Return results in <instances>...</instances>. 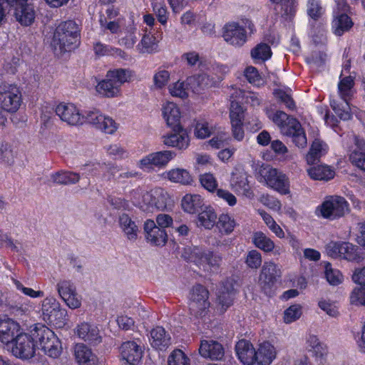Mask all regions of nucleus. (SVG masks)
Here are the masks:
<instances>
[{"label": "nucleus", "mask_w": 365, "mask_h": 365, "mask_svg": "<svg viewBox=\"0 0 365 365\" xmlns=\"http://www.w3.org/2000/svg\"><path fill=\"white\" fill-rule=\"evenodd\" d=\"M163 115L168 127L173 130V133L163 136V143L169 147L178 150H185L190 145V138L187 131L180 123L181 112L177 104L167 102L163 107Z\"/></svg>", "instance_id": "1"}, {"label": "nucleus", "mask_w": 365, "mask_h": 365, "mask_svg": "<svg viewBox=\"0 0 365 365\" xmlns=\"http://www.w3.org/2000/svg\"><path fill=\"white\" fill-rule=\"evenodd\" d=\"M256 32V28L252 20L245 16L240 18V21H230L224 24L222 28V37L229 45L235 47H242L251 36Z\"/></svg>", "instance_id": "2"}, {"label": "nucleus", "mask_w": 365, "mask_h": 365, "mask_svg": "<svg viewBox=\"0 0 365 365\" xmlns=\"http://www.w3.org/2000/svg\"><path fill=\"white\" fill-rule=\"evenodd\" d=\"M81 43V28L74 20L61 21L56 28L52 45L61 53L74 51Z\"/></svg>", "instance_id": "3"}, {"label": "nucleus", "mask_w": 365, "mask_h": 365, "mask_svg": "<svg viewBox=\"0 0 365 365\" xmlns=\"http://www.w3.org/2000/svg\"><path fill=\"white\" fill-rule=\"evenodd\" d=\"M269 118L280 128L284 135L292 138L296 146L298 148L306 146L307 140L305 131L296 118L282 110H277Z\"/></svg>", "instance_id": "4"}, {"label": "nucleus", "mask_w": 365, "mask_h": 365, "mask_svg": "<svg viewBox=\"0 0 365 365\" xmlns=\"http://www.w3.org/2000/svg\"><path fill=\"white\" fill-rule=\"evenodd\" d=\"M39 324L32 326L29 332L19 331L8 350L17 358L29 359L34 357L38 349L37 334Z\"/></svg>", "instance_id": "5"}, {"label": "nucleus", "mask_w": 365, "mask_h": 365, "mask_svg": "<svg viewBox=\"0 0 365 365\" xmlns=\"http://www.w3.org/2000/svg\"><path fill=\"white\" fill-rule=\"evenodd\" d=\"M40 313L43 322L56 328L64 327L68 321L67 310L51 295L41 301Z\"/></svg>", "instance_id": "6"}, {"label": "nucleus", "mask_w": 365, "mask_h": 365, "mask_svg": "<svg viewBox=\"0 0 365 365\" xmlns=\"http://www.w3.org/2000/svg\"><path fill=\"white\" fill-rule=\"evenodd\" d=\"M259 181L265 182L267 187L277 191L282 195L290 192L289 178L277 169L269 165L263 164L259 170Z\"/></svg>", "instance_id": "7"}, {"label": "nucleus", "mask_w": 365, "mask_h": 365, "mask_svg": "<svg viewBox=\"0 0 365 365\" xmlns=\"http://www.w3.org/2000/svg\"><path fill=\"white\" fill-rule=\"evenodd\" d=\"M37 336L38 349L45 355L53 358H58L63 351L62 344L56 334L46 326L39 324Z\"/></svg>", "instance_id": "8"}, {"label": "nucleus", "mask_w": 365, "mask_h": 365, "mask_svg": "<svg viewBox=\"0 0 365 365\" xmlns=\"http://www.w3.org/2000/svg\"><path fill=\"white\" fill-rule=\"evenodd\" d=\"M210 307L209 292L201 284L192 287L190 294V310L197 317L205 316Z\"/></svg>", "instance_id": "9"}, {"label": "nucleus", "mask_w": 365, "mask_h": 365, "mask_svg": "<svg viewBox=\"0 0 365 365\" xmlns=\"http://www.w3.org/2000/svg\"><path fill=\"white\" fill-rule=\"evenodd\" d=\"M22 103L21 92L14 84L4 85L0 91V108L8 113H16Z\"/></svg>", "instance_id": "10"}, {"label": "nucleus", "mask_w": 365, "mask_h": 365, "mask_svg": "<svg viewBox=\"0 0 365 365\" xmlns=\"http://www.w3.org/2000/svg\"><path fill=\"white\" fill-rule=\"evenodd\" d=\"M349 203L344 197L331 196L321 205V214L325 219L336 220L349 210Z\"/></svg>", "instance_id": "11"}, {"label": "nucleus", "mask_w": 365, "mask_h": 365, "mask_svg": "<svg viewBox=\"0 0 365 365\" xmlns=\"http://www.w3.org/2000/svg\"><path fill=\"white\" fill-rule=\"evenodd\" d=\"M248 177L247 173L242 166H236L231 173L230 184L231 188L237 194L252 199L255 197V193L248 180Z\"/></svg>", "instance_id": "12"}, {"label": "nucleus", "mask_w": 365, "mask_h": 365, "mask_svg": "<svg viewBox=\"0 0 365 365\" xmlns=\"http://www.w3.org/2000/svg\"><path fill=\"white\" fill-rule=\"evenodd\" d=\"M143 355V347L136 341H125L120 347V356L123 365H140Z\"/></svg>", "instance_id": "13"}, {"label": "nucleus", "mask_w": 365, "mask_h": 365, "mask_svg": "<svg viewBox=\"0 0 365 365\" xmlns=\"http://www.w3.org/2000/svg\"><path fill=\"white\" fill-rule=\"evenodd\" d=\"M175 156V153L170 150L152 153L139 161V168L144 171L150 172L153 167H163Z\"/></svg>", "instance_id": "14"}, {"label": "nucleus", "mask_w": 365, "mask_h": 365, "mask_svg": "<svg viewBox=\"0 0 365 365\" xmlns=\"http://www.w3.org/2000/svg\"><path fill=\"white\" fill-rule=\"evenodd\" d=\"M281 275L280 269L273 263H264L259 277L258 284L262 291L267 295L272 292V287L277 277Z\"/></svg>", "instance_id": "15"}, {"label": "nucleus", "mask_w": 365, "mask_h": 365, "mask_svg": "<svg viewBox=\"0 0 365 365\" xmlns=\"http://www.w3.org/2000/svg\"><path fill=\"white\" fill-rule=\"evenodd\" d=\"M83 123L93 125L96 128L99 129L108 134H113L117 130V125L111 118L106 117L98 110L90 111L84 116Z\"/></svg>", "instance_id": "16"}, {"label": "nucleus", "mask_w": 365, "mask_h": 365, "mask_svg": "<svg viewBox=\"0 0 365 365\" xmlns=\"http://www.w3.org/2000/svg\"><path fill=\"white\" fill-rule=\"evenodd\" d=\"M145 237L148 242L155 247H163L168 241V234L165 230L157 226L155 221L148 219L143 225Z\"/></svg>", "instance_id": "17"}, {"label": "nucleus", "mask_w": 365, "mask_h": 365, "mask_svg": "<svg viewBox=\"0 0 365 365\" xmlns=\"http://www.w3.org/2000/svg\"><path fill=\"white\" fill-rule=\"evenodd\" d=\"M57 115L68 124L71 125H82L84 122V115H82L77 107L72 103H59L55 110Z\"/></svg>", "instance_id": "18"}, {"label": "nucleus", "mask_w": 365, "mask_h": 365, "mask_svg": "<svg viewBox=\"0 0 365 365\" xmlns=\"http://www.w3.org/2000/svg\"><path fill=\"white\" fill-rule=\"evenodd\" d=\"M21 330V326L17 322L6 317H0V341L6 345V349Z\"/></svg>", "instance_id": "19"}, {"label": "nucleus", "mask_w": 365, "mask_h": 365, "mask_svg": "<svg viewBox=\"0 0 365 365\" xmlns=\"http://www.w3.org/2000/svg\"><path fill=\"white\" fill-rule=\"evenodd\" d=\"M235 289L231 282H227L218 289L216 298V308L224 313L233 304Z\"/></svg>", "instance_id": "20"}, {"label": "nucleus", "mask_w": 365, "mask_h": 365, "mask_svg": "<svg viewBox=\"0 0 365 365\" xmlns=\"http://www.w3.org/2000/svg\"><path fill=\"white\" fill-rule=\"evenodd\" d=\"M306 349L321 365L326 361L328 353L327 346L315 335H309L306 341Z\"/></svg>", "instance_id": "21"}, {"label": "nucleus", "mask_w": 365, "mask_h": 365, "mask_svg": "<svg viewBox=\"0 0 365 365\" xmlns=\"http://www.w3.org/2000/svg\"><path fill=\"white\" fill-rule=\"evenodd\" d=\"M73 355L78 365H99L97 356L83 343H78L73 347Z\"/></svg>", "instance_id": "22"}, {"label": "nucleus", "mask_w": 365, "mask_h": 365, "mask_svg": "<svg viewBox=\"0 0 365 365\" xmlns=\"http://www.w3.org/2000/svg\"><path fill=\"white\" fill-rule=\"evenodd\" d=\"M74 334L79 339L91 344L101 342V336L98 327L86 322L77 324L74 329Z\"/></svg>", "instance_id": "23"}, {"label": "nucleus", "mask_w": 365, "mask_h": 365, "mask_svg": "<svg viewBox=\"0 0 365 365\" xmlns=\"http://www.w3.org/2000/svg\"><path fill=\"white\" fill-rule=\"evenodd\" d=\"M235 351L239 360L244 365H252L256 363V350L249 341H239L235 346Z\"/></svg>", "instance_id": "24"}, {"label": "nucleus", "mask_w": 365, "mask_h": 365, "mask_svg": "<svg viewBox=\"0 0 365 365\" xmlns=\"http://www.w3.org/2000/svg\"><path fill=\"white\" fill-rule=\"evenodd\" d=\"M200 354L211 360H220L224 356L222 346L216 341L202 340L199 348Z\"/></svg>", "instance_id": "25"}, {"label": "nucleus", "mask_w": 365, "mask_h": 365, "mask_svg": "<svg viewBox=\"0 0 365 365\" xmlns=\"http://www.w3.org/2000/svg\"><path fill=\"white\" fill-rule=\"evenodd\" d=\"M150 343L152 347L158 350L166 349L171 344V338L162 327H156L150 331Z\"/></svg>", "instance_id": "26"}, {"label": "nucleus", "mask_w": 365, "mask_h": 365, "mask_svg": "<svg viewBox=\"0 0 365 365\" xmlns=\"http://www.w3.org/2000/svg\"><path fill=\"white\" fill-rule=\"evenodd\" d=\"M135 76L134 71L123 68L110 69L106 74V77L109 78L120 89L124 83L132 82Z\"/></svg>", "instance_id": "27"}, {"label": "nucleus", "mask_w": 365, "mask_h": 365, "mask_svg": "<svg viewBox=\"0 0 365 365\" xmlns=\"http://www.w3.org/2000/svg\"><path fill=\"white\" fill-rule=\"evenodd\" d=\"M148 198L150 206L155 207L158 210H165L167 207L169 200L168 192L161 187H155L151 190L144 196Z\"/></svg>", "instance_id": "28"}, {"label": "nucleus", "mask_w": 365, "mask_h": 365, "mask_svg": "<svg viewBox=\"0 0 365 365\" xmlns=\"http://www.w3.org/2000/svg\"><path fill=\"white\" fill-rule=\"evenodd\" d=\"M276 349L269 342L261 344L256 351V363L259 365H270L276 357Z\"/></svg>", "instance_id": "29"}, {"label": "nucleus", "mask_w": 365, "mask_h": 365, "mask_svg": "<svg viewBox=\"0 0 365 365\" xmlns=\"http://www.w3.org/2000/svg\"><path fill=\"white\" fill-rule=\"evenodd\" d=\"M183 210L190 214L198 213L205 207L204 201L200 195L186 194L181 203Z\"/></svg>", "instance_id": "30"}, {"label": "nucleus", "mask_w": 365, "mask_h": 365, "mask_svg": "<svg viewBox=\"0 0 365 365\" xmlns=\"http://www.w3.org/2000/svg\"><path fill=\"white\" fill-rule=\"evenodd\" d=\"M328 146L320 140H314L306 155V160L309 165H314L319 162L320 158L327 153Z\"/></svg>", "instance_id": "31"}, {"label": "nucleus", "mask_w": 365, "mask_h": 365, "mask_svg": "<svg viewBox=\"0 0 365 365\" xmlns=\"http://www.w3.org/2000/svg\"><path fill=\"white\" fill-rule=\"evenodd\" d=\"M96 90L100 96L109 98L118 97L121 93V89L107 77L98 83Z\"/></svg>", "instance_id": "32"}, {"label": "nucleus", "mask_w": 365, "mask_h": 365, "mask_svg": "<svg viewBox=\"0 0 365 365\" xmlns=\"http://www.w3.org/2000/svg\"><path fill=\"white\" fill-rule=\"evenodd\" d=\"M309 176L314 180L328 181L334 178L335 171L327 165H317L307 169Z\"/></svg>", "instance_id": "33"}, {"label": "nucleus", "mask_w": 365, "mask_h": 365, "mask_svg": "<svg viewBox=\"0 0 365 365\" xmlns=\"http://www.w3.org/2000/svg\"><path fill=\"white\" fill-rule=\"evenodd\" d=\"M353 26L352 19L345 13L337 14L332 21L334 33L339 36L349 31Z\"/></svg>", "instance_id": "34"}, {"label": "nucleus", "mask_w": 365, "mask_h": 365, "mask_svg": "<svg viewBox=\"0 0 365 365\" xmlns=\"http://www.w3.org/2000/svg\"><path fill=\"white\" fill-rule=\"evenodd\" d=\"M119 224L129 240L135 241L137 239L138 227L128 214L123 213L119 217Z\"/></svg>", "instance_id": "35"}, {"label": "nucleus", "mask_w": 365, "mask_h": 365, "mask_svg": "<svg viewBox=\"0 0 365 365\" xmlns=\"http://www.w3.org/2000/svg\"><path fill=\"white\" fill-rule=\"evenodd\" d=\"M14 16L16 20L22 26H30L34 21L35 11L32 5L26 4L14 11Z\"/></svg>", "instance_id": "36"}, {"label": "nucleus", "mask_w": 365, "mask_h": 365, "mask_svg": "<svg viewBox=\"0 0 365 365\" xmlns=\"http://www.w3.org/2000/svg\"><path fill=\"white\" fill-rule=\"evenodd\" d=\"M351 163L356 167L365 171V140H357L356 148L349 156Z\"/></svg>", "instance_id": "37"}, {"label": "nucleus", "mask_w": 365, "mask_h": 365, "mask_svg": "<svg viewBox=\"0 0 365 365\" xmlns=\"http://www.w3.org/2000/svg\"><path fill=\"white\" fill-rule=\"evenodd\" d=\"M217 214L211 206H205L198 212V222L205 229H212L216 223Z\"/></svg>", "instance_id": "38"}, {"label": "nucleus", "mask_w": 365, "mask_h": 365, "mask_svg": "<svg viewBox=\"0 0 365 365\" xmlns=\"http://www.w3.org/2000/svg\"><path fill=\"white\" fill-rule=\"evenodd\" d=\"M196 257L199 258L195 262L200 267L202 266L205 270H209L212 267L217 266L220 258L214 252H193Z\"/></svg>", "instance_id": "39"}, {"label": "nucleus", "mask_w": 365, "mask_h": 365, "mask_svg": "<svg viewBox=\"0 0 365 365\" xmlns=\"http://www.w3.org/2000/svg\"><path fill=\"white\" fill-rule=\"evenodd\" d=\"M167 177L171 182L182 185H191L192 182V178L190 173L183 168H176L169 170L167 173Z\"/></svg>", "instance_id": "40"}, {"label": "nucleus", "mask_w": 365, "mask_h": 365, "mask_svg": "<svg viewBox=\"0 0 365 365\" xmlns=\"http://www.w3.org/2000/svg\"><path fill=\"white\" fill-rule=\"evenodd\" d=\"M342 73L340 75V81L338 83L339 93L342 100L348 106V101L351 98V91L354 86V78L349 76L341 78Z\"/></svg>", "instance_id": "41"}, {"label": "nucleus", "mask_w": 365, "mask_h": 365, "mask_svg": "<svg viewBox=\"0 0 365 365\" xmlns=\"http://www.w3.org/2000/svg\"><path fill=\"white\" fill-rule=\"evenodd\" d=\"M51 178L55 183L71 185L78 182L80 180V175L77 173L61 170L52 174Z\"/></svg>", "instance_id": "42"}, {"label": "nucleus", "mask_w": 365, "mask_h": 365, "mask_svg": "<svg viewBox=\"0 0 365 365\" xmlns=\"http://www.w3.org/2000/svg\"><path fill=\"white\" fill-rule=\"evenodd\" d=\"M272 4H281L283 13L282 17L286 20L292 19L296 14L297 0H269Z\"/></svg>", "instance_id": "43"}, {"label": "nucleus", "mask_w": 365, "mask_h": 365, "mask_svg": "<svg viewBox=\"0 0 365 365\" xmlns=\"http://www.w3.org/2000/svg\"><path fill=\"white\" fill-rule=\"evenodd\" d=\"M252 242L256 247L262 251H273V241L262 232H256L252 237Z\"/></svg>", "instance_id": "44"}, {"label": "nucleus", "mask_w": 365, "mask_h": 365, "mask_svg": "<svg viewBox=\"0 0 365 365\" xmlns=\"http://www.w3.org/2000/svg\"><path fill=\"white\" fill-rule=\"evenodd\" d=\"M215 225L221 233L230 234L234 230L235 222L228 214H221Z\"/></svg>", "instance_id": "45"}, {"label": "nucleus", "mask_w": 365, "mask_h": 365, "mask_svg": "<svg viewBox=\"0 0 365 365\" xmlns=\"http://www.w3.org/2000/svg\"><path fill=\"white\" fill-rule=\"evenodd\" d=\"M270 46L265 43H260L251 50V56L254 59L267 61L272 57Z\"/></svg>", "instance_id": "46"}, {"label": "nucleus", "mask_w": 365, "mask_h": 365, "mask_svg": "<svg viewBox=\"0 0 365 365\" xmlns=\"http://www.w3.org/2000/svg\"><path fill=\"white\" fill-rule=\"evenodd\" d=\"M325 276L327 282L333 286L340 284L344 280V277L341 272L333 269L329 262L325 263Z\"/></svg>", "instance_id": "47"}, {"label": "nucleus", "mask_w": 365, "mask_h": 365, "mask_svg": "<svg viewBox=\"0 0 365 365\" xmlns=\"http://www.w3.org/2000/svg\"><path fill=\"white\" fill-rule=\"evenodd\" d=\"M157 46L156 38L150 34H145L140 43L138 44V49L141 53H152Z\"/></svg>", "instance_id": "48"}, {"label": "nucleus", "mask_w": 365, "mask_h": 365, "mask_svg": "<svg viewBox=\"0 0 365 365\" xmlns=\"http://www.w3.org/2000/svg\"><path fill=\"white\" fill-rule=\"evenodd\" d=\"M273 95L280 103L284 104L289 110H294L297 108L295 101L290 94L281 88H276L273 91Z\"/></svg>", "instance_id": "49"}, {"label": "nucleus", "mask_w": 365, "mask_h": 365, "mask_svg": "<svg viewBox=\"0 0 365 365\" xmlns=\"http://www.w3.org/2000/svg\"><path fill=\"white\" fill-rule=\"evenodd\" d=\"M230 118L231 124L243 123L245 119L244 110L240 103L237 101L231 102Z\"/></svg>", "instance_id": "50"}, {"label": "nucleus", "mask_w": 365, "mask_h": 365, "mask_svg": "<svg viewBox=\"0 0 365 365\" xmlns=\"http://www.w3.org/2000/svg\"><path fill=\"white\" fill-rule=\"evenodd\" d=\"M194 135L197 139H205L210 137L211 130L209 123L205 120H194Z\"/></svg>", "instance_id": "51"}, {"label": "nucleus", "mask_w": 365, "mask_h": 365, "mask_svg": "<svg viewBox=\"0 0 365 365\" xmlns=\"http://www.w3.org/2000/svg\"><path fill=\"white\" fill-rule=\"evenodd\" d=\"M19 245L21 243L18 240H14L10 234L0 230V249L6 248L11 251H19Z\"/></svg>", "instance_id": "52"}, {"label": "nucleus", "mask_w": 365, "mask_h": 365, "mask_svg": "<svg viewBox=\"0 0 365 365\" xmlns=\"http://www.w3.org/2000/svg\"><path fill=\"white\" fill-rule=\"evenodd\" d=\"M358 247L349 242L331 241L326 245V251H357Z\"/></svg>", "instance_id": "53"}, {"label": "nucleus", "mask_w": 365, "mask_h": 365, "mask_svg": "<svg viewBox=\"0 0 365 365\" xmlns=\"http://www.w3.org/2000/svg\"><path fill=\"white\" fill-rule=\"evenodd\" d=\"M12 282L16 289L20 291L24 295L33 299L41 298L44 296V292L41 290H34L32 288L26 287L19 280L12 279Z\"/></svg>", "instance_id": "54"}, {"label": "nucleus", "mask_w": 365, "mask_h": 365, "mask_svg": "<svg viewBox=\"0 0 365 365\" xmlns=\"http://www.w3.org/2000/svg\"><path fill=\"white\" fill-rule=\"evenodd\" d=\"M93 50L95 54L98 56H109L114 53L120 54L122 50L118 48H113L109 45L96 42L93 45Z\"/></svg>", "instance_id": "55"}, {"label": "nucleus", "mask_w": 365, "mask_h": 365, "mask_svg": "<svg viewBox=\"0 0 365 365\" xmlns=\"http://www.w3.org/2000/svg\"><path fill=\"white\" fill-rule=\"evenodd\" d=\"M200 182L202 186L210 192H215L217 189V182L215 176L208 173L200 175Z\"/></svg>", "instance_id": "56"}, {"label": "nucleus", "mask_w": 365, "mask_h": 365, "mask_svg": "<svg viewBox=\"0 0 365 365\" xmlns=\"http://www.w3.org/2000/svg\"><path fill=\"white\" fill-rule=\"evenodd\" d=\"M153 10L158 21L163 25L166 26L169 19V12L164 3H155L153 6Z\"/></svg>", "instance_id": "57"}, {"label": "nucleus", "mask_w": 365, "mask_h": 365, "mask_svg": "<svg viewBox=\"0 0 365 365\" xmlns=\"http://www.w3.org/2000/svg\"><path fill=\"white\" fill-rule=\"evenodd\" d=\"M329 254L332 258L344 259L354 263H359L364 259V257L359 252H329Z\"/></svg>", "instance_id": "58"}, {"label": "nucleus", "mask_w": 365, "mask_h": 365, "mask_svg": "<svg viewBox=\"0 0 365 365\" xmlns=\"http://www.w3.org/2000/svg\"><path fill=\"white\" fill-rule=\"evenodd\" d=\"M168 365H190L187 356L180 349L174 350L168 358Z\"/></svg>", "instance_id": "59"}, {"label": "nucleus", "mask_w": 365, "mask_h": 365, "mask_svg": "<svg viewBox=\"0 0 365 365\" xmlns=\"http://www.w3.org/2000/svg\"><path fill=\"white\" fill-rule=\"evenodd\" d=\"M56 287L58 295L61 298H65V297L76 292L75 285L68 280L60 281L57 284Z\"/></svg>", "instance_id": "60"}, {"label": "nucleus", "mask_w": 365, "mask_h": 365, "mask_svg": "<svg viewBox=\"0 0 365 365\" xmlns=\"http://www.w3.org/2000/svg\"><path fill=\"white\" fill-rule=\"evenodd\" d=\"M302 315V307L299 304L290 306L284 311V321L287 324L296 321Z\"/></svg>", "instance_id": "61"}, {"label": "nucleus", "mask_w": 365, "mask_h": 365, "mask_svg": "<svg viewBox=\"0 0 365 365\" xmlns=\"http://www.w3.org/2000/svg\"><path fill=\"white\" fill-rule=\"evenodd\" d=\"M330 106L336 115L343 120H347L351 119V113L349 111V106L346 105V108H344L341 104L337 103L336 101H333L330 103Z\"/></svg>", "instance_id": "62"}, {"label": "nucleus", "mask_w": 365, "mask_h": 365, "mask_svg": "<svg viewBox=\"0 0 365 365\" xmlns=\"http://www.w3.org/2000/svg\"><path fill=\"white\" fill-rule=\"evenodd\" d=\"M170 80V73L166 70H161L155 73L153 83L156 88L162 89L165 87Z\"/></svg>", "instance_id": "63"}, {"label": "nucleus", "mask_w": 365, "mask_h": 365, "mask_svg": "<svg viewBox=\"0 0 365 365\" xmlns=\"http://www.w3.org/2000/svg\"><path fill=\"white\" fill-rule=\"evenodd\" d=\"M170 93L175 97H179L181 98H186L188 96V93L185 87L184 82L177 81L173 83L169 87Z\"/></svg>", "instance_id": "64"}]
</instances>
